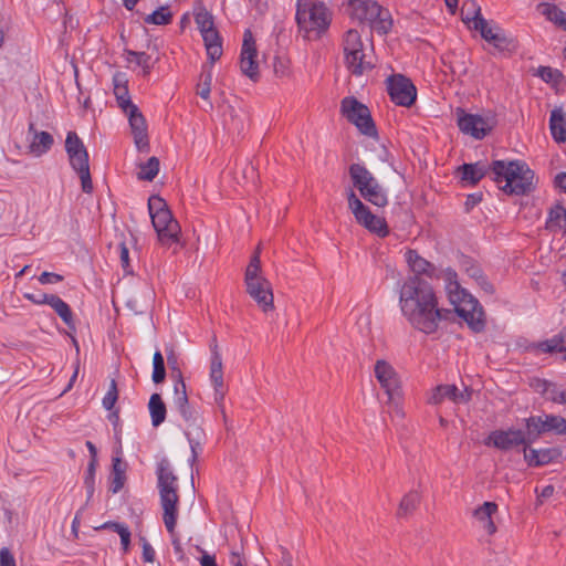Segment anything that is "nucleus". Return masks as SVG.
Here are the masks:
<instances>
[{
    "instance_id": "38",
    "label": "nucleus",
    "mask_w": 566,
    "mask_h": 566,
    "mask_svg": "<svg viewBox=\"0 0 566 566\" xmlns=\"http://www.w3.org/2000/svg\"><path fill=\"white\" fill-rule=\"evenodd\" d=\"M537 10L546 17L547 20L566 31V12L552 3H539Z\"/></svg>"
},
{
    "instance_id": "35",
    "label": "nucleus",
    "mask_w": 566,
    "mask_h": 566,
    "mask_svg": "<svg viewBox=\"0 0 566 566\" xmlns=\"http://www.w3.org/2000/svg\"><path fill=\"white\" fill-rule=\"evenodd\" d=\"M114 82V94L116 96L118 106L125 112L136 106L132 103L128 93L127 81L120 74H116L113 78Z\"/></svg>"
},
{
    "instance_id": "28",
    "label": "nucleus",
    "mask_w": 566,
    "mask_h": 566,
    "mask_svg": "<svg viewBox=\"0 0 566 566\" xmlns=\"http://www.w3.org/2000/svg\"><path fill=\"white\" fill-rule=\"evenodd\" d=\"M481 36L492 43L497 49H505L509 44L506 36L502 33L500 28H491L485 19H478V24L473 25Z\"/></svg>"
},
{
    "instance_id": "36",
    "label": "nucleus",
    "mask_w": 566,
    "mask_h": 566,
    "mask_svg": "<svg viewBox=\"0 0 566 566\" xmlns=\"http://www.w3.org/2000/svg\"><path fill=\"white\" fill-rule=\"evenodd\" d=\"M535 389L542 392L547 400L566 405V391L560 389L556 384L547 380H537Z\"/></svg>"
},
{
    "instance_id": "44",
    "label": "nucleus",
    "mask_w": 566,
    "mask_h": 566,
    "mask_svg": "<svg viewBox=\"0 0 566 566\" xmlns=\"http://www.w3.org/2000/svg\"><path fill=\"white\" fill-rule=\"evenodd\" d=\"M195 22L201 34L216 28L213 15L203 7L195 11Z\"/></svg>"
},
{
    "instance_id": "10",
    "label": "nucleus",
    "mask_w": 566,
    "mask_h": 566,
    "mask_svg": "<svg viewBox=\"0 0 566 566\" xmlns=\"http://www.w3.org/2000/svg\"><path fill=\"white\" fill-rule=\"evenodd\" d=\"M65 151L73 170L78 175L83 192L93 191L87 149L75 132H69L65 138Z\"/></svg>"
},
{
    "instance_id": "43",
    "label": "nucleus",
    "mask_w": 566,
    "mask_h": 566,
    "mask_svg": "<svg viewBox=\"0 0 566 566\" xmlns=\"http://www.w3.org/2000/svg\"><path fill=\"white\" fill-rule=\"evenodd\" d=\"M172 20V13L168 6H163L144 18L146 24L167 25Z\"/></svg>"
},
{
    "instance_id": "4",
    "label": "nucleus",
    "mask_w": 566,
    "mask_h": 566,
    "mask_svg": "<svg viewBox=\"0 0 566 566\" xmlns=\"http://www.w3.org/2000/svg\"><path fill=\"white\" fill-rule=\"evenodd\" d=\"M156 473L158 478L160 503L164 511V524L169 534H174L178 515L177 504L179 502L176 484L177 476L174 474L170 462L166 458L157 463Z\"/></svg>"
},
{
    "instance_id": "24",
    "label": "nucleus",
    "mask_w": 566,
    "mask_h": 566,
    "mask_svg": "<svg viewBox=\"0 0 566 566\" xmlns=\"http://www.w3.org/2000/svg\"><path fill=\"white\" fill-rule=\"evenodd\" d=\"M405 258L413 273L412 275H417L419 277H421V275H426L430 279L440 277V273H438V268H436L424 258L420 256L416 250H408L405 254Z\"/></svg>"
},
{
    "instance_id": "14",
    "label": "nucleus",
    "mask_w": 566,
    "mask_h": 566,
    "mask_svg": "<svg viewBox=\"0 0 566 566\" xmlns=\"http://www.w3.org/2000/svg\"><path fill=\"white\" fill-rule=\"evenodd\" d=\"M533 443L528 431L509 428L507 430H494L484 440L488 447H494L501 451H509L517 447H530Z\"/></svg>"
},
{
    "instance_id": "64",
    "label": "nucleus",
    "mask_w": 566,
    "mask_h": 566,
    "mask_svg": "<svg viewBox=\"0 0 566 566\" xmlns=\"http://www.w3.org/2000/svg\"><path fill=\"white\" fill-rule=\"evenodd\" d=\"M230 563L232 566H248L247 559L238 552H232L230 555Z\"/></svg>"
},
{
    "instance_id": "30",
    "label": "nucleus",
    "mask_w": 566,
    "mask_h": 566,
    "mask_svg": "<svg viewBox=\"0 0 566 566\" xmlns=\"http://www.w3.org/2000/svg\"><path fill=\"white\" fill-rule=\"evenodd\" d=\"M210 63L213 64L222 55V39L214 28L201 34Z\"/></svg>"
},
{
    "instance_id": "40",
    "label": "nucleus",
    "mask_w": 566,
    "mask_h": 566,
    "mask_svg": "<svg viewBox=\"0 0 566 566\" xmlns=\"http://www.w3.org/2000/svg\"><path fill=\"white\" fill-rule=\"evenodd\" d=\"M113 480L111 483V491L117 493L122 490L125 483L126 463L122 462L119 458H113Z\"/></svg>"
},
{
    "instance_id": "31",
    "label": "nucleus",
    "mask_w": 566,
    "mask_h": 566,
    "mask_svg": "<svg viewBox=\"0 0 566 566\" xmlns=\"http://www.w3.org/2000/svg\"><path fill=\"white\" fill-rule=\"evenodd\" d=\"M360 196L378 208H385L389 202L387 190L378 180L360 192Z\"/></svg>"
},
{
    "instance_id": "5",
    "label": "nucleus",
    "mask_w": 566,
    "mask_h": 566,
    "mask_svg": "<svg viewBox=\"0 0 566 566\" xmlns=\"http://www.w3.org/2000/svg\"><path fill=\"white\" fill-rule=\"evenodd\" d=\"M244 283L247 293L253 301L262 308L263 312H269L274 308V296L272 285L268 279L262 274L260 249L250 259L245 269Z\"/></svg>"
},
{
    "instance_id": "25",
    "label": "nucleus",
    "mask_w": 566,
    "mask_h": 566,
    "mask_svg": "<svg viewBox=\"0 0 566 566\" xmlns=\"http://www.w3.org/2000/svg\"><path fill=\"white\" fill-rule=\"evenodd\" d=\"M199 417H196L192 421H186V437L191 449V461L195 462L202 451V444L206 440V433L199 423Z\"/></svg>"
},
{
    "instance_id": "47",
    "label": "nucleus",
    "mask_w": 566,
    "mask_h": 566,
    "mask_svg": "<svg viewBox=\"0 0 566 566\" xmlns=\"http://www.w3.org/2000/svg\"><path fill=\"white\" fill-rule=\"evenodd\" d=\"M126 60L128 62H136L137 65L142 66L145 71V73H149L150 71V55H148L146 52H137L133 50H126Z\"/></svg>"
},
{
    "instance_id": "21",
    "label": "nucleus",
    "mask_w": 566,
    "mask_h": 566,
    "mask_svg": "<svg viewBox=\"0 0 566 566\" xmlns=\"http://www.w3.org/2000/svg\"><path fill=\"white\" fill-rule=\"evenodd\" d=\"M128 116L129 126L134 135V140L139 150L147 149L149 146L147 124L144 115L137 106L124 112Z\"/></svg>"
},
{
    "instance_id": "6",
    "label": "nucleus",
    "mask_w": 566,
    "mask_h": 566,
    "mask_svg": "<svg viewBox=\"0 0 566 566\" xmlns=\"http://www.w3.org/2000/svg\"><path fill=\"white\" fill-rule=\"evenodd\" d=\"M295 19L305 36L312 39L318 38L328 29L332 13L323 2L297 0Z\"/></svg>"
},
{
    "instance_id": "9",
    "label": "nucleus",
    "mask_w": 566,
    "mask_h": 566,
    "mask_svg": "<svg viewBox=\"0 0 566 566\" xmlns=\"http://www.w3.org/2000/svg\"><path fill=\"white\" fill-rule=\"evenodd\" d=\"M345 64L355 76H361L375 67V59L364 46L361 35L357 30L350 29L345 33L344 41Z\"/></svg>"
},
{
    "instance_id": "46",
    "label": "nucleus",
    "mask_w": 566,
    "mask_h": 566,
    "mask_svg": "<svg viewBox=\"0 0 566 566\" xmlns=\"http://www.w3.org/2000/svg\"><path fill=\"white\" fill-rule=\"evenodd\" d=\"M166 378L165 360L159 350H156L153 357L151 379L155 384H161Z\"/></svg>"
},
{
    "instance_id": "62",
    "label": "nucleus",
    "mask_w": 566,
    "mask_h": 566,
    "mask_svg": "<svg viewBox=\"0 0 566 566\" xmlns=\"http://www.w3.org/2000/svg\"><path fill=\"white\" fill-rule=\"evenodd\" d=\"M170 535L172 537L171 543H172V546H174L175 554L178 556V558L180 560L186 559L185 552L182 549V546H181L179 537L176 535L175 532H174V534H170Z\"/></svg>"
},
{
    "instance_id": "61",
    "label": "nucleus",
    "mask_w": 566,
    "mask_h": 566,
    "mask_svg": "<svg viewBox=\"0 0 566 566\" xmlns=\"http://www.w3.org/2000/svg\"><path fill=\"white\" fill-rule=\"evenodd\" d=\"M524 451V460L530 467H535V461L538 460V451L536 449H528V447H523Z\"/></svg>"
},
{
    "instance_id": "41",
    "label": "nucleus",
    "mask_w": 566,
    "mask_h": 566,
    "mask_svg": "<svg viewBox=\"0 0 566 566\" xmlns=\"http://www.w3.org/2000/svg\"><path fill=\"white\" fill-rule=\"evenodd\" d=\"M462 21L465 23L478 24V19H484L481 14V8L474 0H465L461 8Z\"/></svg>"
},
{
    "instance_id": "18",
    "label": "nucleus",
    "mask_w": 566,
    "mask_h": 566,
    "mask_svg": "<svg viewBox=\"0 0 566 566\" xmlns=\"http://www.w3.org/2000/svg\"><path fill=\"white\" fill-rule=\"evenodd\" d=\"M457 115L459 129L475 139L484 138L493 127L491 119L488 117L478 114H468L463 109H459Z\"/></svg>"
},
{
    "instance_id": "52",
    "label": "nucleus",
    "mask_w": 566,
    "mask_h": 566,
    "mask_svg": "<svg viewBox=\"0 0 566 566\" xmlns=\"http://www.w3.org/2000/svg\"><path fill=\"white\" fill-rule=\"evenodd\" d=\"M96 464H97V460L91 459L88 467H87L86 476L84 480L88 497H91L94 492V480H95Z\"/></svg>"
},
{
    "instance_id": "23",
    "label": "nucleus",
    "mask_w": 566,
    "mask_h": 566,
    "mask_svg": "<svg viewBox=\"0 0 566 566\" xmlns=\"http://www.w3.org/2000/svg\"><path fill=\"white\" fill-rule=\"evenodd\" d=\"M28 135L30 138L29 153L36 157L46 154L54 144L53 136L48 132H38L33 122L29 123Z\"/></svg>"
},
{
    "instance_id": "1",
    "label": "nucleus",
    "mask_w": 566,
    "mask_h": 566,
    "mask_svg": "<svg viewBox=\"0 0 566 566\" xmlns=\"http://www.w3.org/2000/svg\"><path fill=\"white\" fill-rule=\"evenodd\" d=\"M399 307L402 316L417 331L433 334L450 311L439 306L438 296L429 282L417 275L408 276L400 286Z\"/></svg>"
},
{
    "instance_id": "16",
    "label": "nucleus",
    "mask_w": 566,
    "mask_h": 566,
    "mask_svg": "<svg viewBox=\"0 0 566 566\" xmlns=\"http://www.w3.org/2000/svg\"><path fill=\"white\" fill-rule=\"evenodd\" d=\"M258 50L251 30L247 29L243 34V42L240 54V70L253 82L259 80V63L256 61Z\"/></svg>"
},
{
    "instance_id": "3",
    "label": "nucleus",
    "mask_w": 566,
    "mask_h": 566,
    "mask_svg": "<svg viewBox=\"0 0 566 566\" xmlns=\"http://www.w3.org/2000/svg\"><path fill=\"white\" fill-rule=\"evenodd\" d=\"M491 178L509 196H524L535 189V174L523 160H494Z\"/></svg>"
},
{
    "instance_id": "8",
    "label": "nucleus",
    "mask_w": 566,
    "mask_h": 566,
    "mask_svg": "<svg viewBox=\"0 0 566 566\" xmlns=\"http://www.w3.org/2000/svg\"><path fill=\"white\" fill-rule=\"evenodd\" d=\"M148 210L160 243L170 245L179 242L180 226L174 219L166 201L159 196H151L148 199Z\"/></svg>"
},
{
    "instance_id": "13",
    "label": "nucleus",
    "mask_w": 566,
    "mask_h": 566,
    "mask_svg": "<svg viewBox=\"0 0 566 566\" xmlns=\"http://www.w3.org/2000/svg\"><path fill=\"white\" fill-rule=\"evenodd\" d=\"M524 421L533 442L548 432L566 436V419L560 416L544 413L543 416H531Z\"/></svg>"
},
{
    "instance_id": "26",
    "label": "nucleus",
    "mask_w": 566,
    "mask_h": 566,
    "mask_svg": "<svg viewBox=\"0 0 566 566\" xmlns=\"http://www.w3.org/2000/svg\"><path fill=\"white\" fill-rule=\"evenodd\" d=\"M209 377L214 389V402L221 407L223 405L227 390L223 381L222 359H219L218 356H216L214 359H210Z\"/></svg>"
},
{
    "instance_id": "37",
    "label": "nucleus",
    "mask_w": 566,
    "mask_h": 566,
    "mask_svg": "<svg viewBox=\"0 0 566 566\" xmlns=\"http://www.w3.org/2000/svg\"><path fill=\"white\" fill-rule=\"evenodd\" d=\"M148 410L153 427H159L166 419V405L159 394H153L149 398Z\"/></svg>"
},
{
    "instance_id": "34",
    "label": "nucleus",
    "mask_w": 566,
    "mask_h": 566,
    "mask_svg": "<svg viewBox=\"0 0 566 566\" xmlns=\"http://www.w3.org/2000/svg\"><path fill=\"white\" fill-rule=\"evenodd\" d=\"M545 228L552 232L559 230L566 234V209L563 205L557 203L549 209Z\"/></svg>"
},
{
    "instance_id": "51",
    "label": "nucleus",
    "mask_w": 566,
    "mask_h": 566,
    "mask_svg": "<svg viewBox=\"0 0 566 566\" xmlns=\"http://www.w3.org/2000/svg\"><path fill=\"white\" fill-rule=\"evenodd\" d=\"M118 399V390L115 379L111 380L109 388L103 398V407L106 410H112Z\"/></svg>"
},
{
    "instance_id": "32",
    "label": "nucleus",
    "mask_w": 566,
    "mask_h": 566,
    "mask_svg": "<svg viewBox=\"0 0 566 566\" xmlns=\"http://www.w3.org/2000/svg\"><path fill=\"white\" fill-rule=\"evenodd\" d=\"M549 129L555 142H566V113H564L562 108L552 111L549 117Z\"/></svg>"
},
{
    "instance_id": "59",
    "label": "nucleus",
    "mask_w": 566,
    "mask_h": 566,
    "mask_svg": "<svg viewBox=\"0 0 566 566\" xmlns=\"http://www.w3.org/2000/svg\"><path fill=\"white\" fill-rule=\"evenodd\" d=\"M63 280V276L60 275V274H56V273H51V272H43L40 276H39V282L41 284H52V283H57V282H61Z\"/></svg>"
},
{
    "instance_id": "17",
    "label": "nucleus",
    "mask_w": 566,
    "mask_h": 566,
    "mask_svg": "<svg viewBox=\"0 0 566 566\" xmlns=\"http://www.w3.org/2000/svg\"><path fill=\"white\" fill-rule=\"evenodd\" d=\"M375 376L388 396L389 402L400 399V381L394 367L386 360L379 359L375 364Z\"/></svg>"
},
{
    "instance_id": "11",
    "label": "nucleus",
    "mask_w": 566,
    "mask_h": 566,
    "mask_svg": "<svg viewBox=\"0 0 566 566\" xmlns=\"http://www.w3.org/2000/svg\"><path fill=\"white\" fill-rule=\"evenodd\" d=\"M348 209L354 214L356 222L367 229L370 233L385 238L389 234V228L385 218L374 214L355 193L353 189L346 192Z\"/></svg>"
},
{
    "instance_id": "42",
    "label": "nucleus",
    "mask_w": 566,
    "mask_h": 566,
    "mask_svg": "<svg viewBox=\"0 0 566 566\" xmlns=\"http://www.w3.org/2000/svg\"><path fill=\"white\" fill-rule=\"evenodd\" d=\"M159 159L150 157L146 163L139 165L137 177L139 180L153 181L159 172Z\"/></svg>"
},
{
    "instance_id": "55",
    "label": "nucleus",
    "mask_w": 566,
    "mask_h": 566,
    "mask_svg": "<svg viewBox=\"0 0 566 566\" xmlns=\"http://www.w3.org/2000/svg\"><path fill=\"white\" fill-rule=\"evenodd\" d=\"M119 260H120L123 270L126 273H132L130 263H129V250L124 242H122L119 244Z\"/></svg>"
},
{
    "instance_id": "19",
    "label": "nucleus",
    "mask_w": 566,
    "mask_h": 566,
    "mask_svg": "<svg viewBox=\"0 0 566 566\" xmlns=\"http://www.w3.org/2000/svg\"><path fill=\"white\" fill-rule=\"evenodd\" d=\"M24 297L38 305H50L66 325L70 326L73 323L71 307L60 296L46 293H27Z\"/></svg>"
},
{
    "instance_id": "49",
    "label": "nucleus",
    "mask_w": 566,
    "mask_h": 566,
    "mask_svg": "<svg viewBox=\"0 0 566 566\" xmlns=\"http://www.w3.org/2000/svg\"><path fill=\"white\" fill-rule=\"evenodd\" d=\"M538 451V460L535 461V467L546 465L554 460L558 459L562 454L560 450L557 448H545L539 449Z\"/></svg>"
},
{
    "instance_id": "53",
    "label": "nucleus",
    "mask_w": 566,
    "mask_h": 566,
    "mask_svg": "<svg viewBox=\"0 0 566 566\" xmlns=\"http://www.w3.org/2000/svg\"><path fill=\"white\" fill-rule=\"evenodd\" d=\"M139 541L142 543V548H143V555H142L143 560L145 563H154L155 557H156L155 549L149 544V542L146 539V537L140 536Z\"/></svg>"
},
{
    "instance_id": "45",
    "label": "nucleus",
    "mask_w": 566,
    "mask_h": 566,
    "mask_svg": "<svg viewBox=\"0 0 566 566\" xmlns=\"http://www.w3.org/2000/svg\"><path fill=\"white\" fill-rule=\"evenodd\" d=\"M564 329L552 338L538 343L537 348L543 353H564Z\"/></svg>"
},
{
    "instance_id": "20",
    "label": "nucleus",
    "mask_w": 566,
    "mask_h": 566,
    "mask_svg": "<svg viewBox=\"0 0 566 566\" xmlns=\"http://www.w3.org/2000/svg\"><path fill=\"white\" fill-rule=\"evenodd\" d=\"M444 399H449L454 403H467L471 400V390L465 388L461 391L455 385H439L432 389L428 402L440 405Z\"/></svg>"
},
{
    "instance_id": "7",
    "label": "nucleus",
    "mask_w": 566,
    "mask_h": 566,
    "mask_svg": "<svg viewBox=\"0 0 566 566\" xmlns=\"http://www.w3.org/2000/svg\"><path fill=\"white\" fill-rule=\"evenodd\" d=\"M348 14L360 23H367L371 30L385 35L392 28V19L388 9L373 0H349Z\"/></svg>"
},
{
    "instance_id": "54",
    "label": "nucleus",
    "mask_w": 566,
    "mask_h": 566,
    "mask_svg": "<svg viewBox=\"0 0 566 566\" xmlns=\"http://www.w3.org/2000/svg\"><path fill=\"white\" fill-rule=\"evenodd\" d=\"M167 363L172 371V375L176 374L177 380L182 379V375L178 366V357L172 348H170L167 353Z\"/></svg>"
},
{
    "instance_id": "15",
    "label": "nucleus",
    "mask_w": 566,
    "mask_h": 566,
    "mask_svg": "<svg viewBox=\"0 0 566 566\" xmlns=\"http://www.w3.org/2000/svg\"><path fill=\"white\" fill-rule=\"evenodd\" d=\"M388 94L391 101L399 106H411L417 97V88L412 82L401 75H392L388 77Z\"/></svg>"
},
{
    "instance_id": "12",
    "label": "nucleus",
    "mask_w": 566,
    "mask_h": 566,
    "mask_svg": "<svg viewBox=\"0 0 566 566\" xmlns=\"http://www.w3.org/2000/svg\"><path fill=\"white\" fill-rule=\"evenodd\" d=\"M340 112L363 135L377 138V128L370 111L357 98L353 96L343 98L340 103Z\"/></svg>"
},
{
    "instance_id": "60",
    "label": "nucleus",
    "mask_w": 566,
    "mask_h": 566,
    "mask_svg": "<svg viewBox=\"0 0 566 566\" xmlns=\"http://www.w3.org/2000/svg\"><path fill=\"white\" fill-rule=\"evenodd\" d=\"M126 526V524L124 523H118V522H114V521H108V522H105L104 524L99 525V526H96L94 527L96 531H101V530H112L113 532L115 533H119L120 531H124V527Z\"/></svg>"
},
{
    "instance_id": "39",
    "label": "nucleus",
    "mask_w": 566,
    "mask_h": 566,
    "mask_svg": "<svg viewBox=\"0 0 566 566\" xmlns=\"http://www.w3.org/2000/svg\"><path fill=\"white\" fill-rule=\"evenodd\" d=\"M420 503V495L416 491H411L407 493L400 501L398 510H397V516L398 517H407L410 514H412L418 504Z\"/></svg>"
},
{
    "instance_id": "33",
    "label": "nucleus",
    "mask_w": 566,
    "mask_h": 566,
    "mask_svg": "<svg viewBox=\"0 0 566 566\" xmlns=\"http://www.w3.org/2000/svg\"><path fill=\"white\" fill-rule=\"evenodd\" d=\"M497 511V504L494 502H484L479 506L473 515L482 523V527L488 534H493L496 531L495 524L492 521V515Z\"/></svg>"
},
{
    "instance_id": "2",
    "label": "nucleus",
    "mask_w": 566,
    "mask_h": 566,
    "mask_svg": "<svg viewBox=\"0 0 566 566\" xmlns=\"http://www.w3.org/2000/svg\"><path fill=\"white\" fill-rule=\"evenodd\" d=\"M440 277L444 281V287L457 314L463 318L474 333H481L485 328V315L479 301L462 289L458 281L457 272L451 269H438Z\"/></svg>"
},
{
    "instance_id": "58",
    "label": "nucleus",
    "mask_w": 566,
    "mask_h": 566,
    "mask_svg": "<svg viewBox=\"0 0 566 566\" xmlns=\"http://www.w3.org/2000/svg\"><path fill=\"white\" fill-rule=\"evenodd\" d=\"M119 537H120V545H122V551L123 553H128L129 552V548H130V536H132V533L128 528V526L126 525L124 527V531H120L118 533Z\"/></svg>"
},
{
    "instance_id": "22",
    "label": "nucleus",
    "mask_w": 566,
    "mask_h": 566,
    "mask_svg": "<svg viewBox=\"0 0 566 566\" xmlns=\"http://www.w3.org/2000/svg\"><path fill=\"white\" fill-rule=\"evenodd\" d=\"M174 394L172 407L181 416L185 422L192 421L196 417H199L198 412L189 403L184 379L175 381Z\"/></svg>"
},
{
    "instance_id": "63",
    "label": "nucleus",
    "mask_w": 566,
    "mask_h": 566,
    "mask_svg": "<svg viewBox=\"0 0 566 566\" xmlns=\"http://www.w3.org/2000/svg\"><path fill=\"white\" fill-rule=\"evenodd\" d=\"M480 287L488 294L492 295L495 292L493 284L488 280V277L483 274L481 279L476 281Z\"/></svg>"
},
{
    "instance_id": "29",
    "label": "nucleus",
    "mask_w": 566,
    "mask_h": 566,
    "mask_svg": "<svg viewBox=\"0 0 566 566\" xmlns=\"http://www.w3.org/2000/svg\"><path fill=\"white\" fill-rule=\"evenodd\" d=\"M461 178L471 185L478 184L483 177L491 176V165L483 164L482 161L473 164H463L459 167Z\"/></svg>"
},
{
    "instance_id": "50",
    "label": "nucleus",
    "mask_w": 566,
    "mask_h": 566,
    "mask_svg": "<svg viewBox=\"0 0 566 566\" xmlns=\"http://www.w3.org/2000/svg\"><path fill=\"white\" fill-rule=\"evenodd\" d=\"M211 82H212V73L210 71L202 73L200 76V82L198 84L197 94L208 99L211 92Z\"/></svg>"
},
{
    "instance_id": "48",
    "label": "nucleus",
    "mask_w": 566,
    "mask_h": 566,
    "mask_svg": "<svg viewBox=\"0 0 566 566\" xmlns=\"http://www.w3.org/2000/svg\"><path fill=\"white\" fill-rule=\"evenodd\" d=\"M536 75L539 76L544 82L551 84H558L563 77V74L551 66H539Z\"/></svg>"
},
{
    "instance_id": "56",
    "label": "nucleus",
    "mask_w": 566,
    "mask_h": 566,
    "mask_svg": "<svg viewBox=\"0 0 566 566\" xmlns=\"http://www.w3.org/2000/svg\"><path fill=\"white\" fill-rule=\"evenodd\" d=\"M0 566H17L13 554L7 547L0 551Z\"/></svg>"
},
{
    "instance_id": "27",
    "label": "nucleus",
    "mask_w": 566,
    "mask_h": 566,
    "mask_svg": "<svg viewBox=\"0 0 566 566\" xmlns=\"http://www.w3.org/2000/svg\"><path fill=\"white\" fill-rule=\"evenodd\" d=\"M348 174L353 187L357 189L359 193L377 180L364 165L357 163H354L348 167Z\"/></svg>"
},
{
    "instance_id": "57",
    "label": "nucleus",
    "mask_w": 566,
    "mask_h": 566,
    "mask_svg": "<svg viewBox=\"0 0 566 566\" xmlns=\"http://www.w3.org/2000/svg\"><path fill=\"white\" fill-rule=\"evenodd\" d=\"M464 265L465 272L470 277L474 279L475 282L483 275V271L478 264H474L471 261H467Z\"/></svg>"
}]
</instances>
